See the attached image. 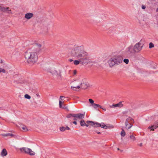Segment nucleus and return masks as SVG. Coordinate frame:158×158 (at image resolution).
I'll return each mask as SVG.
<instances>
[{"mask_svg": "<svg viewBox=\"0 0 158 158\" xmlns=\"http://www.w3.org/2000/svg\"><path fill=\"white\" fill-rule=\"evenodd\" d=\"M69 52L71 57L78 60L74 61V64L76 65L80 63L82 65H86L90 61L89 54L82 45H74L73 48L69 49Z\"/></svg>", "mask_w": 158, "mask_h": 158, "instance_id": "f257e3e1", "label": "nucleus"}, {"mask_svg": "<svg viewBox=\"0 0 158 158\" xmlns=\"http://www.w3.org/2000/svg\"><path fill=\"white\" fill-rule=\"evenodd\" d=\"M42 45L40 44H36V52H26L25 56L27 60V62L30 64H33L36 62L38 57L37 53H40L41 51Z\"/></svg>", "mask_w": 158, "mask_h": 158, "instance_id": "f03ea898", "label": "nucleus"}, {"mask_svg": "<svg viewBox=\"0 0 158 158\" xmlns=\"http://www.w3.org/2000/svg\"><path fill=\"white\" fill-rule=\"evenodd\" d=\"M123 61L122 57L119 56H115L111 58L108 63L110 67L119 64Z\"/></svg>", "mask_w": 158, "mask_h": 158, "instance_id": "7ed1b4c3", "label": "nucleus"}, {"mask_svg": "<svg viewBox=\"0 0 158 158\" xmlns=\"http://www.w3.org/2000/svg\"><path fill=\"white\" fill-rule=\"evenodd\" d=\"M134 122L133 119L129 117L126 119L125 123V128L127 129H130L133 126V123Z\"/></svg>", "mask_w": 158, "mask_h": 158, "instance_id": "20e7f679", "label": "nucleus"}, {"mask_svg": "<svg viewBox=\"0 0 158 158\" xmlns=\"http://www.w3.org/2000/svg\"><path fill=\"white\" fill-rule=\"evenodd\" d=\"M134 53H135V52L133 48V45H131L127 48L124 51L125 55L127 56H131Z\"/></svg>", "mask_w": 158, "mask_h": 158, "instance_id": "39448f33", "label": "nucleus"}, {"mask_svg": "<svg viewBox=\"0 0 158 158\" xmlns=\"http://www.w3.org/2000/svg\"><path fill=\"white\" fill-rule=\"evenodd\" d=\"M141 41L136 43L134 46L133 45V48L135 53L139 52L142 49L143 46H141Z\"/></svg>", "mask_w": 158, "mask_h": 158, "instance_id": "423d86ee", "label": "nucleus"}, {"mask_svg": "<svg viewBox=\"0 0 158 158\" xmlns=\"http://www.w3.org/2000/svg\"><path fill=\"white\" fill-rule=\"evenodd\" d=\"M49 72L51 73L53 76H56L57 78L59 79H61V71L60 70H59L57 71L56 70H54L52 72L49 71Z\"/></svg>", "mask_w": 158, "mask_h": 158, "instance_id": "0eeeda50", "label": "nucleus"}, {"mask_svg": "<svg viewBox=\"0 0 158 158\" xmlns=\"http://www.w3.org/2000/svg\"><path fill=\"white\" fill-rule=\"evenodd\" d=\"M20 150L22 152L24 151L25 153L28 154L31 156L34 155L35 154V152L32 151L31 149L28 148H22L20 149Z\"/></svg>", "mask_w": 158, "mask_h": 158, "instance_id": "6e6552de", "label": "nucleus"}, {"mask_svg": "<svg viewBox=\"0 0 158 158\" xmlns=\"http://www.w3.org/2000/svg\"><path fill=\"white\" fill-rule=\"evenodd\" d=\"M88 87V83H81L80 86L78 85L77 86H71V88L74 90L73 88H75L76 89H79L80 87L84 89H87ZM74 90H75L74 89Z\"/></svg>", "mask_w": 158, "mask_h": 158, "instance_id": "1a4fd4ad", "label": "nucleus"}, {"mask_svg": "<svg viewBox=\"0 0 158 158\" xmlns=\"http://www.w3.org/2000/svg\"><path fill=\"white\" fill-rule=\"evenodd\" d=\"M51 23V21L48 19H45L43 20L41 22L42 24L45 27H48Z\"/></svg>", "mask_w": 158, "mask_h": 158, "instance_id": "9d476101", "label": "nucleus"}, {"mask_svg": "<svg viewBox=\"0 0 158 158\" xmlns=\"http://www.w3.org/2000/svg\"><path fill=\"white\" fill-rule=\"evenodd\" d=\"M86 123L87 124L91 123L90 124L94 127H98L101 126V124L96 122L92 121H87Z\"/></svg>", "mask_w": 158, "mask_h": 158, "instance_id": "9b49d317", "label": "nucleus"}, {"mask_svg": "<svg viewBox=\"0 0 158 158\" xmlns=\"http://www.w3.org/2000/svg\"><path fill=\"white\" fill-rule=\"evenodd\" d=\"M84 114H83L78 113L77 114H74L73 117L76 118L77 119H82L84 117Z\"/></svg>", "mask_w": 158, "mask_h": 158, "instance_id": "f8f14e48", "label": "nucleus"}, {"mask_svg": "<svg viewBox=\"0 0 158 158\" xmlns=\"http://www.w3.org/2000/svg\"><path fill=\"white\" fill-rule=\"evenodd\" d=\"M123 105L122 104V102H120L119 103L117 104H113L112 105L110 106V108H113V107H122Z\"/></svg>", "mask_w": 158, "mask_h": 158, "instance_id": "ddd939ff", "label": "nucleus"}, {"mask_svg": "<svg viewBox=\"0 0 158 158\" xmlns=\"http://www.w3.org/2000/svg\"><path fill=\"white\" fill-rule=\"evenodd\" d=\"M34 16L33 13H27L25 15V18L28 19H30Z\"/></svg>", "mask_w": 158, "mask_h": 158, "instance_id": "4468645a", "label": "nucleus"}, {"mask_svg": "<svg viewBox=\"0 0 158 158\" xmlns=\"http://www.w3.org/2000/svg\"><path fill=\"white\" fill-rule=\"evenodd\" d=\"M80 123L81 126L82 127H84V126H86V127H88L89 126V124H87L84 121V120L83 119H81L80 121Z\"/></svg>", "mask_w": 158, "mask_h": 158, "instance_id": "2eb2a0df", "label": "nucleus"}, {"mask_svg": "<svg viewBox=\"0 0 158 158\" xmlns=\"http://www.w3.org/2000/svg\"><path fill=\"white\" fill-rule=\"evenodd\" d=\"M105 18V16L103 15H99L98 16L97 19L99 21L102 20Z\"/></svg>", "mask_w": 158, "mask_h": 158, "instance_id": "dca6fc26", "label": "nucleus"}, {"mask_svg": "<svg viewBox=\"0 0 158 158\" xmlns=\"http://www.w3.org/2000/svg\"><path fill=\"white\" fill-rule=\"evenodd\" d=\"M9 7L5 8V7L0 6V10L3 12H6L9 9Z\"/></svg>", "mask_w": 158, "mask_h": 158, "instance_id": "f3484780", "label": "nucleus"}, {"mask_svg": "<svg viewBox=\"0 0 158 158\" xmlns=\"http://www.w3.org/2000/svg\"><path fill=\"white\" fill-rule=\"evenodd\" d=\"M7 153L6 150L4 148L3 149L1 152V155L2 156H6L7 155Z\"/></svg>", "mask_w": 158, "mask_h": 158, "instance_id": "a211bd4d", "label": "nucleus"}, {"mask_svg": "<svg viewBox=\"0 0 158 158\" xmlns=\"http://www.w3.org/2000/svg\"><path fill=\"white\" fill-rule=\"evenodd\" d=\"M2 135L3 136H10L11 137H13L14 136L13 134L10 133L3 134H2Z\"/></svg>", "mask_w": 158, "mask_h": 158, "instance_id": "6ab92c4d", "label": "nucleus"}, {"mask_svg": "<svg viewBox=\"0 0 158 158\" xmlns=\"http://www.w3.org/2000/svg\"><path fill=\"white\" fill-rule=\"evenodd\" d=\"M102 128H104L105 129L109 128V127L106 126V125H105L104 123H102L101 124V126H100Z\"/></svg>", "mask_w": 158, "mask_h": 158, "instance_id": "aec40b11", "label": "nucleus"}, {"mask_svg": "<svg viewBox=\"0 0 158 158\" xmlns=\"http://www.w3.org/2000/svg\"><path fill=\"white\" fill-rule=\"evenodd\" d=\"M155 125H152V128L151 129V130L154 131L155 129L156 128L157 126L156 125H158V122H156L155 123Z\"/></svg>", "mask_w": 158, "mask_h": 158, "instance_id": "412c9836", "label": "nucleus"}, {"mask_svg": "<svg viewBox=\"0 0 158 158\" xmlns=\"http://www.w3.org/2000/svg\"><path fill=\"white\" fill-rule=\"evenodd\" d=\"M130 139L132 140V141H134L136 140V138L134 135L132 134L130 136Z\"/></svg>", "mask_w": 158, "mask_h": 158, "instance_id": "4be33fe9", "label": "nucleus"}, {"mask_svg": "<svg viewBox=\"0 0 158 158\" xmlns=\"http://www.w3.org/2000/svg\"><path fill=\"white\" fill-rule=\"evenodd\" d=\"M126 135V133L124 130L123 128L122 129V131L121 132V135L122 137H124Z\"/></svg>", "mask_w": 158, "mask_h": 158, "instance_id": "5701e85b", "label": "nucleus"}, {"mask_svg": "<svg viewBox=\"0 0 158 158\" xmlns=\"http://www.w3.org/2000/svg\"><path fill=\"white\" fill-rule=\"evenodd\" d=\"M74 115V114H68L66 116V117L67 118H71L72 117H73V116Z\"/></svg>", "mask_w": 158, "mask_h": 158, "instance_id": "b1692460", "label": "nucleus"}, {"mask_svg": "<svg viewBox=\"0 0 158 158\" xmlns=\"http://www.w3.org/2000/svg\"><path fill=\"white\" fill-rule=\"evenodd\" d=\"M92 106L94 108L96 109L98 107V106H99V105L95 103H93V104H92Z\"/></svg>", "mask_w": 158, "mask_h": 158, "instance_id": "393cba45", "label": "nucleus"}, {"mask_svg": "<svg viewBox=\"0 0 158 158\" xmlns=\"http://www.w3.org/2000/svg\"><path fill=\"white\" fill-rule=\"evenodd\" d=\"M60 131H64L65 130V127H60Z\"/></svg>", "mask_w": 158, "mask_h": 158, "instance_id": "a878e982", "label": "nucleus"}, {"mask_svg": "<svg viewBox=\"0 0 158 158\" xmlns=\"http://www.w3.org/2000/svg\"><path fill=\"white\" fill-rule=\"evenodd\" d=\"M24 97L26 98L29 99H30L31 98V96L28 94H26L24 96Z\"/></svg>", "mask_w": 158, "mask_h": 158, "instance_id": "bb28decb", "label": "nucleus"}, {"mask_svg": "<svg viewBox=\"0 0 158 158\" xmlns=\"http://www.w3.org/2000/svg\"><path fill=\"white\" fill-rule=\"evenodd\" d=\"M154 47V45L151 42L149 43V48H153Z\"/></svg>", "mask_w": 158, "mask_h": 158, "instance_id": "cd10ccee", "label": "nucleus"}, {"mask_svg": "<svg viewBox=\"0 0 158 158\" xmlns=\"http://www.w3.org/2000/svg\"><path fill=\"white\" fill-rule=\"evenodd\" d=\"M6 71L4 69L0 68V73L1 72L5 73H6Z\"/></svg>", "mask_w": 158, "mask_h": 158, "instance_id": "c85d7f7f", "label": "nucleus"}, {"mask_svg": "<svg viewBox=\"0 0 158 158\" xmlns=\"http://www.w3.org/2000/svg\"><path fill=\"white\" fill-rule=\"evenodd\" d=\"M129 61V60L127 59H125L123 60V62L127 64L128 63Z\"/></svg>", "mask_w": 158, "mask_h": 158, "instance_id": "c756f323", "label": "nucleus"}, {"mask_svg": "<svg viewBox=\"0 0 158 158\" xmlns=\"http://www.w3.org/2000/svg\"><path fill=\"white\" fill-rule=\"evenodd\" d=\"M89 102L90 103L92 104H93V103H94V100L91 99H89Z\"/></svg>", "mask_w": 158, "mask_h": 158, "instance_id": "7c9ffc66", "label": "nucleus"}, {"mask_svg": "<svg viewBox=\"0 0 158 158\" xmlns=\"http://www.w3.org/2000/svg\"><path fill=\"white\" fill-rule=\"evenodd\" d=\"M59 106L60 108H62V102L60 101H59Z\"/></svg>", "mask_w": 158, "mask_h": 158, "instance_id": "2f4dec72", "label": "nucleus"}, {"mask_svg": "<svg viewBox=\"0 0 158 158\" xmlns=\"http://www.w3.org/2000/svg\"><path fill=\"white\" fill-rule=\"evenodd\" d=\"M22 129L24 130H27V127L25 126H24L22 127Z\"/></svg>", "mask_w": 158, "mask_h": 158, "instance_id": "473e14b6", "label": "nucleus"}, {"mask_svg": "<svg viewBox=\"0 0 158 158\" xmlns=\"http://www.w3.org/2000/svg\"><path fill=\"white\" fill-rule=\"evenodd\" d=\"M65 129L67 130H70V128L66 126V127H65Z\"/></svg>", "mask_w": 158, "mask_h": 158, "instance_id": "72a5a7b5", "label": "nucleus"}, {"mask_svg": "<svg viewBox=\"0 0 158 158\" xmlns=\"http://www.w3.org/2000/svg\"><path fill=\"white\" fill-rule=\"evenodd\" d=\"M8 10V14H11L12 13H11V10Z\"/></svg>", "mask_w": 158, "mask_h": 158, "instance_id": "f704fd0d", "label": "nucleus"}, {"mask_svg": "<svg viewBox=\"0 0 158 158\" xmlns=\"http://www.w3.org/2000/svg\"><path fill=\"white\" fill-rule=\"evenodd\" d=\"M146 7L144 5H142V8L143 9H144Z\"/></svg>", "mask_w": 158, "mask_h": 158, "instance_id": "c9c22d12", "label": "nucleus"}, {"mask_svg": "<svg viewBox=\"0 0 158 158\" xmlns=\"http://www.w3.org/2000/svg\"><path fill=\"white\" fill-rule=\"evenodd\" d=\"M77 73V71L76 70H74L73 71V74L74 75H75Z\"/></svg>", "mask_w": 158, "mask_h": 158, "instance_id": "e433bc0d", "label": "nucleus"}, {"mask_svg": "<svg viewBox=\"0 0 158 158\" xmlns=\"http://www.w3.org/2000/svg\"><path fill=\"white\" fill-rule=\"evenodd\" d=\"M73 124H75V125H76L77 124V122L76 121H74L73 122Z\"/></svg>", "mask_w": 158, "mask_h": 158, "instance_id": "4c0bfd02", "label": "nucleus"}, {"mask_svg": "<svg viewBox=\"0 0 158 158\" xmlns=\"http://www.w3.org/2000/svg\"><path fill=\"white\" fill-rule=\"evenodd\" d=\"M152 126H151L148 127V128L149 129H150L151 130V129H152Z\"/></svg>", "mask_w": 158, "mask_h": 158, "instance_id": "58836bf2", "label": "nucleus"}, {"mask_svg": "<svg viewBox=\"0 0 158 158\" xmlns=\"http://www.w3.org/2000/svg\"><path fill=\"white\" fill-rule=\"evenodd\" d=\"M95 131L98 134H101V133L100 132H98L97 131Z\"/></svg>", "mask_w": 158, "mask_h": 158, "instance_id": "ea45409f", "label": "nucleus"}, {"mask_svg": "<svg viewBox=\"0 0 158 158\" xmlns=\"http://www.w3.org/2000/svg\"><path fill=\"white\" fill-rule=\"evenodd\" d=\"M77 81H76V80H75V81L73 82L75 83V85H76L77 84V83H76V82Z\"/></svg>", "mask_w": 158, "mask_h": 158, "instance_id": "a19ab883", "label": "nucleus"}, {"mask_svg": "<svg viewBox=\"0 0 158 158\" xmlns=\"http://www.w3.org/2000/svg\"><path fill=\"white\" fill-rule=\"evenodd\" d=\"M73 120H75V121H77V118H73Z\"/></svg>", "mask_w": 158, "mask_h": 158, "instance_id": "79ce46f5", "label": "nucleus"}, {"mask_svg": "<svg viewBox=\"0 0 158 158\" xmlns=\"http://www.w3.org/2000/svg\"><path fill=\"white\" fill-rule=\"evenodd\" d=\"M69 61L70 62H72V61H73V60L72 59H69Z\"/></svg>", "mask_w": 158, "mask_h": 158, "instance_id": "37998d69", "label": "nucleus"}, {"mask_svg": "<svg viewBox=\"0 0 158 158\" xmlns=\"http://www.w3.org/2000/svg\"><path fill=\"white\" fill-rule=\"evenodd\" d=\"M62 98H65V97L64 96H60V98L62 100H63V99H62Z\"/></svg>", "mask_w": 158, "mask_h": 158, "instance_id": "c03bdc74", "label": "nucleus"}, {"mask_svg": "<svg viewBox=\"0 0 158 158\" xmlns=\"http://www.w3.org/2000/svg\"><path fill=\"white\" fill-rule=\"evenodd\" d=\"M102 110H104V111H106V109L105 108H102Z\"/></svg>", "mask_w": 158, "mask_h": 158, "instance_id": "a18cd8bd", "label": "nucleus"}, {"mask_svg": "<svg viewBox=\"0 0 158 158\" xmlns=\"http://www.w3.org/2000/svg\"><path fill=\"white\" fill-rule=\"evenodd\" d=\"M98 107H99L100 108H102V107L100 105H99V106H98Z\"/></svg>", "mask_w": 158, "mask_h": 158, "instance_id": "49530a36", "label": "nucleus"}, {"mask_svg": "<svg viewBox=\"0 0 158 158\" xmlns=\"http://www.w3.org/2000/svg\"><path fill=\"white\" fill-rule=\"evenodd\" d=\"M139 146H142V143H140L139 144Z\"/></svg>", "mask_w": 158, "mask_h": 158, "instance_id": "de8ad7c7", "label": "nucleus"}, {"mask_svg": "<svg viewBox=\"0 0 158 158\" xmlns=\"http://www.w3.org/2000/svg\"><path fill=\"white\" fill-rule=\"evenodd\" d=\"M36 95H37V96H39H39H39V95L38 94H36Z\"/></svg>", "mask_w": 158, "mask_h": 158, "instance_id": "09e8293b", "label": "nucleus"}, {"mask_svg": "<svg viewBox=\"0 0 158 158\" xmlns=\"http://www.w3.org/2000/svg\"><path fill=\"white\" fill-rule=\"evenodd\" d=\"M153 68H154V69H156V67H155V66H154V67H153Z\"/></svg>", "mask_w": 158, "mask_h": 158, "instance_id": "8fccbe9b", "label": "nucleus"}, {"mask_svg": "<svg viewBox=\"0 0 158 158\" xmlns=\"http://www.w3.org/2000/svg\"><path fill=\"white\" fill-rule=\"evenodd\" d=\"M117 150H119V148H117Z\"/></svg>", "mask_w": 158, "mask_h": 158, "instance_id": "3c124183", "label": "nucleus"}, {"mask_svg": "<svg viewBox=\"0 0 158 158\" xmlns=\"http://www.w3.org/2000/svg\"><path fill=\"white\" fill-rule=\"evenodd\" d=\"M123 138H121V140H123Z\"/></svg>", "mask_w": 158, "mask_h": 158, "instance_id": "603ef678", "label": "nucleus"}, {"mask_svg": "<svg viewBox=\"0 0 158 158\" xmlns=\"http://www.w3.org/2000/svg\"><path fill=\"white\" fill-rule=\"evenodd\" d=\"M157 127L158 128V126H157Z\"/></svg>", "mask_w": 158, "mask_h": 158, "instance_id": "864d4df0", "label": "nucleus"}]
</instances>
